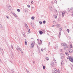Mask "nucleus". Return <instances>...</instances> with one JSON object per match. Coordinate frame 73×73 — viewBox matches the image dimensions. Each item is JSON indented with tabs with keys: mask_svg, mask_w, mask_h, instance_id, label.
Listing matches in <instances>:
<instances>
[{
	"mask_svg": "<svg viewBox=\"0 0 73 73\" xmlns=\"http://www.w3.org/2000/svg\"><path fill=\"white\" fill-rule=\"evenodd\" d=\"M54 63L53 62H52L51 63V66H54Z\"/></svg>",
	"mask_w": 73,
	"mask_h": 73,
	"instance_id": "nucleus-8",
	"label": "nucleus"
},
{
	"mask_svg": "<svg viewBox=\"0 0 73 73\" xmlns=\"http://www.w3.org/2000/svg\"><path fill=\"white\" fill-rule=\"evenodd\" d=\"M57 25V27H60V25L59 24Z\"/></svg>",
	"mask_w": 73,
	"mask_h": 73,
	"instance_id": "nucleus-28",
	"label": "nucleus"
},
{
	"mask_svg": "<svg viewBox=\"0 0 73 73\" xmlns=\"http://www.w3.org/2000/svg\"><path fill=\"white\" fill-rule=\"evenodd\" d=\"M27 7H28V8H30L31 7V6H30V5H27Z\"/></svg>",
	"mask_w": 73,
	"mask_h": 73,
	"instance_id": "nucleus-36",
	"label": "nucleus"
},
{
	"mask_svg": "<svg viewBox=\"0 0 73 73\" xmlns=\"http://www.w3.org/2000/svg\"><path fill=\"white\" fill-rule=\"evenodd\" d=\"M6 17L7 18V19H9V17H8V16H7Z\"/></svg>",
	"mask_w": 73,
	"mask_h": 73,
	"instance_id": "nucleus-33",
	"label": "nucleus"
},
{
	"mask_svg": "<svg viewBox=\"0 0 73 73\" xmlns=\"http://www.w3.org/2000/svg\"><path fill=\"white\" fill-rule=\"evenodd\" d=\"M52 73H56V72L54 71L52 72Z\"/></svg>",
	"mask_w": 73,
	"mask_h": 73,
	"instance_id": "nucleus-47",
	"label": "nucleus"
},
{
	"mask_svg": "<svg viewBox=\"0 0 73 73\" xmlns=\"http://www.w3.org/2000/svg\"><path fill=\"white\" fill-rule=\"evenodd\" d=\"M30 24H31V25H32V23H30Z\"/></svg>",
	"mask_w": 73,
	"mask_h": 73,
	"instance_id": "nucleus-54",
	"label": "nucleus"
},
{
	"mask_svg": "<svg viewBox=\"0 0 73 73\" xmlns=\"http://www.w3.org/2000/svg\"><path fill=\"white\" fill-rule=\"evenodd\" d=\"M33 64H34V63H35V62L34 61H33Z\"/></svg>",
	"mask_w": 73,
	"mask_h": 73,
	"instance_id": "nucleus-53",
	"label": "nucleus"
},
{
	"mask_svg": "<svg viewBox=\"0 0 73 73\" xmlns=\"http://www.w3.org/2000/svg\"><path fill=\"white\" fill-rule=\"evenodd\" d=\"M43 32L44 33H45V31L43 30Z\"/></svg>",
	"mask_w": 73,
	"mask_h": 73,
	"instance_id": "nucleus-49",
	"label": "nucleus"
},
{
	"mask_svg": "<svg viewBox=\"0 0 73 73\" xmlns=\"http://www.w3.org/2000/svg\"><path fill=\"white\" fill-rule=\"evenodd\" d=\"M46 23V21H43V24H45Z\"/></svg>",
	"mask_w": 73,
	"mask_h": 73,
	"instance_id": "nucleus-15",
	"label": "nucleus"
},
{
	"mask_svg": "<svg viewBox=\"0 0 73 73\" xmlns=\"http://www.w3.org/2000/svg\"><path fill=\"white\" fill-rule=\"evenodd\" d=\"M32 8H33H33H34V7H32Z\"/></svg>",
	"mask_w": 73,
	"mask_h": 73,
	"instance_id": "nucleus-55",
	"label": "nucleus"
},
{
	"mask_svg": "<svg viewBox=\"0 0 73 73\" xmlns=\"http://www.w3.org/2000/svg\"><path fill=\"white\" fill-rule=\"evenodd\" d=\"M39 23L40 24V25H41V24H42V22L41 21H39Z\"/></svg>",
	"mask_w": 73,
	"mask_h": 73,
	"instance_id": "nucleus-26",
	"label": "nucleus"
},
{
	"mask_svg": "<svg viewBox=\"0 0 73 73\" xmlns=\"http://www.w3.org/2000/svg\"><path fill=\"white\" fill-rule=\"evenodd\" d=\"M45 58L46 59V60H49V58H48V57H46Z\"/></svg>",
	"mask_w": 73,
	"mask_h": 73,
	"instance_id": "nucleus-24",
	"label": "nucleus"
},
{
	"mask_svg": "<svg viewBox=\"0 0 73 73\" xmlns=\"http://www.w3.org/2000/svg\"><path fill=\"white\" fill-rule=\"evenodd\" d=\"M13 15H14V14H15V13H13Z\"/></svg>",
	"mask_w": 73,
	"mask_h": 73,
	"instance_id": "nucleus-60",
	"label": "nucleus"
},
{
	"mask_svg": "<svg viewBox=\"0 0 73 73\" xmlns=\"http://www.w3.org/2000/svg\"><path fill=\"white\" fill-rule=\"evenodd\" d=\"M70 10L71 11H73V8H71L70 9Z\"/></svg>",
	"mask_w": 73,
	"mask_h": 73,
	"instance_id": "nucleus-30",
	"label": "nucleus"
},
{
	"mask_svg": "<svg viewBox=\"0 0 73 73\" xmlns=\"http://www.w3.org/2000/svg\"><path fill=\"white\" fill-rule=\"evenodd\" d=\"M16 48L17 49V48Z\"/></svg>",
	"mask_w": 73,
	"mask_h": 73,
	"instance_id": "nucleus-64",
	"label": "nucleus"
},
{
	"mask_svg": "<svg viewBox=\"0 0 73 73\" xmlns=\"http://www.w3.org/2000/svg\"><path fill=\"white\" fill-rule=\"evenodd\" d=\"M54 70H55V71H57V69L56 68H54Z\"/></svg>",
	"mask_w": 73,
	"mask_h": 73,
	"instance_id": "nucleus-23",
	"label": "nucleus"
},
{
	"mask_svg": "<svg viewBox=\"0 0 73 73\" xmlns=\"http://www.w3.org/2000/svg\"><path fill=\"white\" fill-rule=\"evenodd\" d=\"M40 44H42V41L41 40H40Z\"/></svg>",
	"mask_w": 73,
	"mask_h": 73,
	"instance_id": "nucleus-27",
	"label": "nucleus"
},
{
	"mask_svg": "<svg viewBox=\"0 0 73 73\" xmlns=\"http://www.w3.org/2000/svg\"><path fill=\"white\" fill-rule=\"evenodd\" d=\"M65 11H64L62 12V17H64V15H65Z\"/></svg>",
	"mask_w": 73,
	"mask_h": 73,
	"instance_id": "nucleus-7",
	"label": "nucleus"
},
{
	"mask_svg": "<svg viewBox=\"0 0 73 73\" xmlns=\"http://www.w3.org/2000/svg\"><path fill=\"white\" fill-rule=\"evenodd\" d=\"M58 47L57 46H56V47H55V48H56H56H57Z\"/></svg>",
	"mask_w": 73,
	"mask_h": 73,
	"instance_id": "nucleus-44",
	"label": "nucleus"
},
{
	"mask_svg": "<svg viewBox=\"0 0 73 73\" xmlns=\"http://www.w3.org/2000/svg\"><path fill=\"white\" fill-rule=\"evenodd\" d=\"M41 50L42 52H43V50H42V48L41 49Z\"/></svg>",
	"mask_w": 73,
	"mask_h": 73,
	"instance_id": "nucleus-51",
	"label": "nucleus"
},
{
	"mask_svg": "<svg viewBox=\"0 0 73 73\" xmlns=\"http://www.w3.org/2000/svg\"><path fill=\"white\" fill-rule=\"evenodd\" d=\"M0 61H1V59H0Z\"/></svg>",
	"mask_w": 73,
	"mask_h": 73,
	"instance_id": "nucleus-63",
	"label": "nucleus"
},
{
	"mask_svg": "<svg viewBox=\"0 0 73 73\" xmlns=\"http://www.w3.org/2000/svg\"><path fill=\"white\" fill-rule=\"evenodd\" d=\"M43 69H45V66H43Z\"/></svg>",
	"mask_w": 73,
	"mask_h": 73,
	"instance_id": "nucleus-20",
	"label": "nucleus"
},
{
	"mask_svg": "<svg viewBox=\"0 0 73 73\" xmlns=\"http://www.w3.org/2000/svg\"><path fill=\"white\" fill-rule=\"evenodd\" d=\"M31 19L32 20H34V19H35V17H31Z\"/></svg>",
	"mask_w": 73,
	"mask_h": 73,
	"instance_id": "nucleus-16",
	"label": "nucleus"
},
{
	"mask_svg": "<svg viewBox=\"0 0 73 73\" xmlns=\"http://www.w3.org/2000/svg\"><path fill=\"white\" fill-rule=\"evenodd\" d=\"M54 3H57V1L55 0L54 1Z\"/></svg>",
	"mask_w": 73,
	"mask_h": 73,
	"instance_id": "nucleus-38",
	"label": "nucleus"
},
{
	"mask_svg": "<svg viewBox=\"0 0 73 73\" xmlns=\"http://www.w3.org/2000/svg\"><path fill=\"white\" fill-rule=\"evenodd\" d=\"M64 63V62H61V64L62 65L63 64V63Z\"/></svg>",
	"mask_w": 73,
	"mask_h": 73,
	"instance_id": "nucleus-42",
	"label": "nucleus"
},
{
	"mask_svg": "<svg viewBox=\"0 0 73 73\" xmlns=\"http://www.w3.org/2000/svg\"><path fill=\"white\" fill-rule=\"evenodd\" d=\"M60 36H61V32H59V38H60Z\"/></svg>",
	"mask_w": 73,
	"mask_h": 73,
	"instance_id": "nucleus-11",
	"label": "nucleus"
},
{
	"mask_svg": "<svg viewBox=\"0 0 73 73\" xmlns=\"http://www.w3.org/2000/svg\"><path fill=\"white\" fill-rule=\"evenodd\" d=\"M54 27V25H53L52 27Z\"/></svg>",
	"mask_w": 73,
	"mask_h": 73,
	"instance_id": "nucleus-58",
	"label": "nucleus"
},
{
	"mask_svg": "<svg viewBox=\"0 0 73 73\" xmlns=\"http://www.w3.org/2000/svg\"><path fill=\"white\" fill-rule=\"evenodd\" d=\"M65 54L66 55V56H69V54H68V53L67 52H65Z\"/></svg>",
	"mask_w": 73,
	"mask_h": 73,
	"instance_id": "nucleus-10",
	"label": "nucleus"
},
{
	"mask_svg": "<svg viewBox=\"0 0 73 73\" xmlns=\"http://www.w3.org/2000/svg\"><path fill=\"white\" fill-rule=\"evenodd\" d=\"M63 45L64 48H68V46H66V44H65V43H64Z\"/></svg>",
	"mask_w": 73,
	"mask_h": 73,
	"instance_id": "nucleus-3",
	"label": "nucleus"
},
{
	"mask_svg": "<svg viewBox=\"0 0 73 73\" xmlns=\"http://www.w3.org/2000/svg\"><path fill=\"white\" fill-rule=\"evenodd\" d=\"M55 12H56V13H57V11L56 9H55Z\"/></svg>",
	"mask_w": 73,
	"mask_h": 73,
	"instance_id": "nucleus-31",
	"label": "nucleus"
},
{
	"mask_svg": "<svg viewBox=\"0 0 73 73\" xmlns=\"http://www.w3.org/2000/svg\"><path fill=\"white\" fill-rule=\"evenodd\" d=\"M31 25V26L32 27H33V25Z\"/></svg>",
	"mask_w": 73,
	"mask_h": 73,
	"instance_id": "nucleus-52",
	"label": "nucleus"
},
{
	"mask_svg": "<svg viewBox=\"0 0 73 73\" xmlns=\"http://www.w3.org/2000/svg\"><path fill=\"white\" fill-rule=\"evenodd\" d=\"M55 63L56 62V61H55Z\"/></svg>",
	"mask_w": 73,
	"mask_h": 73,
	"instance_id": "nucleus-62",
	"label": "nucleus"
},
{
	"mask_svg": "<svg viewBox=\"0 0 73 73\" xmlns=\"http://www.w3.org/2000/svg\"><path fill=\"white\" fill-rule=\"evenodd\" d=\"M25 45H27V41H25Z\"/></svg>",
	"mask_w": 73,
	"mask_h": 73,
	"instance_id": "nucleus-19",
	"label": "nucleus"
},
{
	"mask_svg": "<svg viewBox=\"0 0 73 73\" xmlns=\"http://www.w3.org/2000/svg\"><path fill=\"white\" fill-rule=\"evenodd\" d=\"M14 16H15V15H16V14H15V13H14Z\"/></svg>",
	"mask_w": 73,
	"mask_h": 73,
	"instance_id": "nucleus-59",
	"label": "nucleus"
},
{
	"mask_svg": "<svg viewBox=\"0 0 73 73\" xmlns=\"http://www.w3.org/2000/svg\"><path fill=\"white\" fill-rule=\"evenodd\" d=\"M33 42H35V41H33V43L31 44V46L32 48H33L34 47V45H33Z\"/></svg>",
	"mask_w": 73,
	"mask_h": 73,
	"instance_id": "nucleus-6",
	"label": "nucleus"
},
{
	"mask_svg": "<svg viewBox=\"0 0 73 73\" xmlns=\"http://www.w3.org/2000/svg\"><path fill=\"white\" fill-rule=\"evenodd\" d=\"M25 12H27V11L26 10H25Z\"/></svg>",
	"mask_w": 73,
	"mask_h": 73,
	"instance_id": "nucleus-56",
	"label": "nucleus"
},
{
	"mask_svg": "<svg viewBox=\"0 0 73 73\" xmlns=\"http://www.w3.org/2000/svg\"><path fill=\"white\" fill-rule=\"evenodd\" d=\"M17 11L19 12H20V9H17Z\"/></svg>",
	"mask_w": 73,
	"mask_h": 73,
	"instance_id": "nucleus-14",
	"label": "nucleus"
},
{
	"mask_svg": "<svg viewBox=\"0 0 73 73\" xmlns=\"http://www.w3.org/2000/svg\"><path fill=\"white\" fill-rule=\"evenodd\" d=\"M53 23H54V24H56V21H54Z\"/></svg>",
	"mask_w": 73,
	"mask_h": 73,
	"instance_id": "nucleus-37",
	"label": "nucleus"
},
{
	"mask_svg": "<svg viewBox=\"0 0 73 73\" xmlns=\"http://www.w3.org/2000/svg\"><path fill=\"white\" fill-rule=\"evenodd\" d=\"M8 10L9 11H11L12 10V7H8Z\"/></svg>",
	"mask_w": 73,
	"mask_h": 73,
	"instance_id": "nucleus-4",
	"label": "nucleus"
},
{
	"mask_svg": "<svg viewBox=\"0 0 73 73\" xmlns=\"http://www.w3.org/2000/svg\"><path fill=\"white\" fill-rule=\"evenodd\" d=\"M48 44L49 45H50V42H49Z\"/></svg>",
	"mask_w": 73,
	"mask_h": 73,
	"instance_id": "nucleus-57",
	"label": "nucleus"
},
{
	"mask_svg": "<svg viewBox=\"0 0 73 73\" xmlns=\"http://www.w3.org/2000/svg\"><path fill=\"white\" fill-rule=\"evenodd\" d=\"M22 34L23 35V36H25V33H23Z\"/></svg>",
	"mask_w": 73,
	"mask_h": 73,
	"instance_id": "nucleus-29",
	"label": "nucleus"
},
{
	"mask_svg": "<svg viewBox=\"0 0 73 73\" xmlns=\"http://www.w3.org/2000/svg\"><path fill=\"white\" fill-rule=\"evenodd\" d=\"M10 2L11 3H13V0H10Z\"/></svg>",
	"mask_w": 73,
	"mask_h": 73,
	"instance_id": "nucleus-25",
	"label": "nucleus"
},
{
	"mask_svg": "<svg viewBox=\"0 0 73 73\" xmlns=\"http://www.w3.org/2000/svg\"><path fill=\"white\" fill-rule=\"evenodd\" d=\"M68 12H70L71 11V10H70V9H68Z\"/></svg>",
	"mask_w": 73,
	"mask_h": 73,
	"instance_id": "nucleus-22",
	"label": "nucleus"
},
{
	"mask_svg": "<svg viewBox=\"0 0 73 73\" xmlns=\"http://www.w3.org/2000/svg\"><path fill=\"white\" fill-rule=\"evenodd\" d=\"M26 69V70L27 72L28 73V72H29V71L28 70H27V69Z\"/></svg>",
	"mask_w": 73,
	"mask_h": 73,
	"instance_id": "nucleus-41",
	"label": "nucleus"
},
{
	"mask_svg": "<svg viewBox=\"0 0 73 73\" xmlns=\"http://www.w3.org/2000/svg\"><path fill=\"white\" fill-rule=\"evenodd\" d=\"M31 2L32 4H33V1H31Z\"/></svg>",
	"mask_w": 73,
	"mask_h": 73,
	"instance_id": "nucleus-34",
	"label": "nucleus"
},
{
	"mask_svg": "<svg viewBox=\"0 0 73 73\" xmlns=\"http://www.w3.org/2000/svg\"><path fill=\"white\" fill-rule=\"evenodd\" d=\"M25 26L26 28H28V26L27 25V24H26L25 25Z\"/></svg>",
	"mask_w": 73,
	"mask_h": 73,
	"instance_id": "nucleus-17",
	"label": "nucleus"
},
{
	"mask_svg": "<svg viewBox=\"0 0 73 73\" xmlns=\"http://www.w3.org/2000/svg\"><path fill=\"white\" fill-rule=\"evenodd\" d=\"M60 52H62V49L60 50Z\"/></svg>",
	"mask_w": 73,
	"mask_h": 73,
	"instance_id": "nucleus-50",
	"label": "nucleus"
},
{
	"mask_svg": "<svg viewBox=\"0 0 73 73\" xmlns=\"http://www.w3.org/2000/svg\"><path fill=\"white\" fill-rule=\"evenodd\" d=\"M72 50H69L68 51V53H72Z\"/></svg>",
	"mask_w": 73,
	"mask_h": 73,
	"instance_id": "nucleus-13",
	"label": "nucleus"
},
{
	"mask_svg": "<svg viewBox=\"0 0 73 73\" xmlns=\"http://www.w3.org/2000/svg\"><path fill=\"white\" fill-rule=\"evenodd\" d=\"M59 29L60 30V32H61V31H62V28L61 27H60Z\"/></svg>",
	"mask_w": 73,
	"mask_h": 73,
	"instance_id": "nucleus-9",
	"label": "nucleus"
},
{
	"mask_svg": "<svg viewBox=\"0 0 73 73\" xmlns=\"http://www.w3.org/2000/svg\"><path fill=\"white\" fill-rule=\"evenodd\" d=\"M67 32H68V33H69V30L68 29L66 30Z\"/></svg>",
	"mask_w": 73,
	"mask_h": 73,
	"instance_id": "nucleus-18",
	"label": "nucleus"
},
{
	"mask_svg": "<svg viewBox=\"0 0 73 73\" xmlns=\"http://www.w3.org/2000/svg\"><path fill=\"white\" fill-rule=\"evenodd\" d=\"M37 41H38V40H38V39H37Z\"/></svg>",
	"mask_w": 73,
	"mask_h": 73,
	"instance_id": "nucleus-61",
	"label": "nucleus"
},
{
	"mask_svg": "<svg viewBox=\"0 0 73 73\" xmlns=\"http://www.w3.org/2000/svg\"><path fill=\"white\" fill-rule=\"evenodd\" d=\"M43 33V32L42 31H40L39 32V33H40V35H42V34Z\"/></svg>",
	"mask_w": 73,
	"mask_h": 73,
	"instance_id": "nucleus-12",
	"label": "nucleus"
},
{
	"mask_svg": "<svg viewBox=\"0 0 73 73\" xmlns=\"http://www.w3.org/2000/svg\"><path fill=\"white\" fill-rule=\"evenodd\" d=\"M70 48H72V45H71H71H70Z\"/></svg>",
	"mask_w": 73,
	"mask_h": 73,
	"instance_id": "nucleus-40",
	"label": "nucleus"
},
{
	"mask_svg": "<svg viewBox=\"0 0 73 73\" xmlns=\"http://www.w3.org/2000/svg\"><path fill=\"white\" fill-rule=\"evenodd\" d=\"M11 47L12 48V49H13V46H12V45H11Z\"/></svg>",
	"mask_w": 73,
	"mask_h": 73,
	"instance_id": "nucleus-46",
	"label": "nucleus"
},
{
	"mask_svg": "<svg viewBox=\"0 0 73 73\" xmlns=\"http://www.w3.org/2000/svg\"><path fill=\"white\" fill-rule=\"evenodd\" d=\"M60 58L61 59H64V54H62L61 55Z\"/></svg>",
	"mask_w": 73,
	"mask_h": 73,
	"instance_id": "nucleus-5",
	"label": "nucleus"
},
{
	"mask_svg": "<svg viewBox=\"0 0 73 73\" xmlns=\"http://www.w3.org/2000/svg\"><path fill=\"white\" fill-rule=\"evenodd\" d=\"M38 45H41V44H40V42H38Z\"/></svg>",
	"mask_w": 73,
	"mask_h": 73,
	"instance_id": "nucleus-43",
	"label": "nucleus"
},
{
	"mask_svg": "<svg viewBox=\"0 0 73 73\" xmlns=\"http://www.w3.org/2000/svg\"><path fill=\"white\" fill-rule=\"evenodd\" d=\"M28 31L29 32V33H30V29H29L28 30Z\"/></svg>",
	"mask_w": 73,
	"mask_h": 73,
	"instance_id": "nucleus-35",
	"label": "nucleus"
},
{
	"mask_svg": "<svg viewBox=\"0 0 73 73\" xmlns=\"http://www.w3.org/2000/svg\"><path fill=\"white\" fill-rule=\"evenodd\" d=\"M15 16V17H17V15H14Z\"/></svg>",
	"mask_w": 73,
	"mask_h": 73,
	"instance_id": "nucleus-45",
	"label": "nucleus"
},
{
	"mask_svg": "<svg viewBox=\"0 0 73 73\" xmlns=\"http://www.w3.org/2000/svg\"><path fill=\"white\" fill-rule=\"evenodd\" d=\"M68 59L69 60L72 62H73V58L71 56H68L67 58V59Z\"/></svg>",
	"mask_w": 73,
	"mask_h": 73,
	"instance_id": "nucleus-1",
	"label": "nucleus"
},
{
	"mask_svg": "<svg viewBox=\"0 0 73 73\" xmlns=\"http://www.w3.org/2000/svg\"><path fill=\"white\" fill-rule=\"evenodd\" d=\"M17 50H18V51H21V53H23V52L22 51V50H21V48H19V46H18L17 48Z\"/></svg>",
	"mask_w": 73,
	"mask_h": 73,
	"instance_id": "nucleus-2",
	"label": "nucleus"
},
{
	"mask_svg": "<svg viewBox=\"0 0 73 73\" xmlns=\"http://www.w3.org/2000/svg\"><path fill=\"white\" fill-rule=\"evenodd\" d=\"M49 8H50V9H52V6H50L49 7Z\"/></svg>",
	"mask_w": 73,
	"mask_h": 73,
	"instance_id": "nucleus-32",
	"label": "nucleus"
},
{
	"mask_svg": "<svg viewBox=\"0 0 73 73\" xmlns=\"http://www.w3.org/2000/svg\"><path fill=\"white\" fill-rule=\"evenodd\" d=\"M57 73H60V71H58L57 72Z\"/></svg>",
	"mask_w": 73,
	"mask_h": 73,
	"instance_id": "nucleus-48",
	"label": "nucleus"
},
{
	"mask_svg": "<svg viewBox=\"0 0 73 73\" xmlns=\"http://www.w3.org/2000/svg\"><path fill=\"white\" fill-rule=\"evenodd\" d=\"M11 71H12V73H13V72H14V70H11Z\"/></svg>",
	"mask_w": 73,
	"mask_h": 73,
	"instance_id": "nucleus-39",
	"label": "nucleus"
},
{
	"mask_svg": "<svg viewBox=\"0 0 73 73\" xmlns=\"http://www.w3.org/2000/svg\"><path fill=\"white\" fill-rule=\"evenodd\" d=\"M55 16V19H57V14H56V15Z\"/></svg>",
	"mask_w": 73,
	"mask_h": 73,
	"instance_id": "nucleus-21",
	"label": "nucleus"
}]
</instances>
